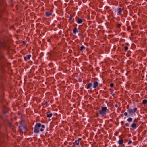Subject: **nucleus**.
Segmentation results:
<instances>
[{
  "instance_id": "052dcab7",
  "label": "nucleus",
  "mask_w": 147,
  "mask_h": 147,
  "mask_svg": "<svg viewBox=\"0 0 147 147\" xmlns=\"http://www.w3.org/2000/svg\"><path fill=\"white\" fill-rule=\"evenodd\" d=\"M48 41H50V39H48Z\"/></svg>"
},
{
  "instance_id": "774afa93",
  "label": "nucleus",
  "mask_w": 147,
  "mask_h": 147,
  "mask_svg": "<svg viewBox=\"0 0 147 147\" xmlns=\"http://www.w3.org/2000/svg\"><path fill=\"white\" fill-rule=\"evenodd\" d=\"M146 77H147V75L146 76Z\"/></svg>"
},
{
  "instance_id": "2f4dec72",
  "label": "nucleus",
  "mask_w": 147,
  "mask_h": 147,
  "mask_svg": "<svg viewBox=\"0 0 147 147\" xmlns=\"http://www.w3.org/2000/svg\"><path fill=\"white\" fill-rule=\"evenodd\" d=\"M134 123L138 122V120L137 119L135 118L133 121Z\"/></svg>"
},
{
  "instance_id": "4be33fe9",
  "label": "nucleus",
  "mask_w": 147,
  "mask_h": 147,
  "mask_svg": "<svg viewBox=\"0 0 147 147\" xmlns=\"http://www.w3.org/2000/svg\"><path fill=\"white\" fill-rule=\"evenodd\" d=\"M41 127L42 128L40 129V131H41L42 132L44 131L43 128H45V126L44 125H42L41 124Z\"/></svg>"
},
{
  "instance_id": "aec40b11",
  "label": "nucleus",
  "mask_w": 147,
  "mask_h": 147,
  "mask_svg": "<svg viewBox=\"0 0 147 147\" xmlns=\"http://www.w3.org/2000/svg\"><path fill=\"white\" fill-rule=\"evenodd\" d=\"M85 47L83 46L82 45L81 46L80 49V50L81 51H82L83 50H85Z\"/></svg>"
},
{
  "instance_id": "0eeeda50",
  "label": "nucleus",
  "mask_w": 147,
  "mask_h": 147,
  "mask_svg": "<svg viewBox=\"0 0 147 147\" xmlns=\"http://www.w3.org/2000/svg\"><path fill=\"white\" fill-rule=\"evenodd\" d=\"M0 46L3 47H9V42H7L6 41H4L3 43L0 42Z\"/></svg>"
},
{
  "instance_id": "a878e982",
  "label": "nucleus",
  "mask_w": 147,
  "mask_h": 147,
  "mask_svg": "<svg viewBox=\"0 0 147 147\" xmlns=\"http://www.w3.org/2000/svg\"><path fill=\"white\" fill-rule=\"evenodd\" d=\"M127 121L129 122H131L132 121V119L131 117H129L127 119Z\"/></svg>"
},
{
  "instance_id": "3c124183",
  "label": "nucleus",
  "mask_w": 147,
  "mask_h": 147,
  "mask_svg": "<svg viewBox=\"0 0 147 147\" xmlns=\"http://www.w3.org/2000/svg\"><path fill=\"white\" fill-rule=\"evenodd\" d=\"M14 119H15V120H16V116L15 117H14Z\"/></svg>"
},
{
  "instance_id": "bb28decb",
  "label": "nucleus",
  "mask_w": 147,
  "mask_h": 147,
  "mask_svg": "<svg viewBox=\"0 0 147 147\" xmlns=\"http://www.w3.org/2000/svg\"><path fill=\"white\" fill-rule=\"evenodd\" d=\"M26 57H27V59L29 60L31 57V55H26Z\"/></svg>"
},
{
  "instance_id": "ea45409f",
  "label": "nucleus",
  "mask_w": 147,
  "mask_h": 147,
  "mask_svg": "<svg viewBox=\"0 0 147 147\" xmlns=\"http://www.w3.org/2000/svg\"><path fill=\"white\" fill-rule=\"evenodd\" d=\"M132 141H131V140H130V141L129 142H128V144H130L131 143H132Z\"/></svg>"
},
{
  "instance_id": "4d7b16f0",
  "label": "nucleus",
  "mask_w": 147,
  "mask_h": 147,
  "mask_svg": "<svg viewBox=\"0 0 147 147\" xmlns=\"http://www.w3.org/2000/svg\"><path fill=\"white\" fill-rule=\"evenodd\" d=\"M107 93V92H106H106H105V93Z\"/></svg>"
},
{
  "instance_id": "393cba45",
  "label": "nucleus",
  "mask_w": 147,
  "mask_h": 147,
  "mask_svg": "<svg viewBox=\"0 0 147 147\" xmlns=\"http://www.w3.org/2000/svg\"><path fill=\"white\" fill-rule=\"evenodd\" d=\"M109 90L110 92H111V94L112 95V96H114V94L113 93V89H110Z\"/></svg>"
},
{
  "instance_id": "6e6d98bb",
  "label": "nucleus",
  "mask_w": 147,
  "mask_h": 147,
  "mask_svg": "<svg viewBox=\"0 0 147 147\" xmlns=\"http://www.w3.org/2000/svg\"><path fill=\"white\" fill-rule=\"evenodd\" d=\"M48 54H49V55L50 53H49V52H48Z\"/></svg>"
},
{
  "instance_id": "2eb2a0df",
  "label": "nucleus",
  "mask_w": 147,
  "mask_h": 147,
  "mask_svg": "<svg viewBox=\"0 0 147 147\" xmlns=\"http://www.w3.org/2000/svg\"><path fill=\"white\" fill-rule=\"evenodd\" d=\"M78 32V31L77 28L76 27H75L73 30V33L74 34H76Z\"/></svg>"
},
{
  "instance_id": "dca6fc26",
  "label": "nucleus",
  "mask_w": 147,
  "mask_h": 147,
  "mask_svg": "<svg viewBox=\"0 0 147 147\" xmlns=\"http://www.w3.org/2000/svg\"><path fill=\"white\" fill-rule=\"evenodd\" d=\"M74 146L78 145L79 144V141L78 140H76L73 143Z\"/></svg>"
},
{
  "instance_id": "e433bc0d",
  "label": "nucleus",
  "mask_w": 147,
  "mask_h": 147,
  "mask_svg": "<svg viewBox=\"0 0 147 147\" xmlns=\"http://www.w3.org/2000/svg\"><path fill=\"white\" fill-rule=\"evenodd\" d=\"M129 105H127V110H129V109H130V108H129Z\"/></svg>"
},
{
  "instance_id": "58836bf2",
  "label": "nucleus",
  "mask_w": 147,
  "mask_h": 147,
  "mask_svg": "<svg viewBox=\"0 0 147 147\" xmlns=\"http://www.w3.org/2000/svg\"><path fill=\"white\" fill-rule=\"evenodd\" d=\"M125 125L127 127H128L129 125V124L128 123H127L126 124H125Z\"/></svg>"
},
{
  "instance_id": "c85d7f7f",
  "label": "nucleus",
  "mask_w": 147,
  "mask_h": 147,
  "mask_svg": "<svg viewBox=\"0 0 147 147\" xmlns=\"http://www.w3.org/2000/svg\"><path fill=\"white\" fill-rule=\"evenodd\" d=\"M110 86L111 87V88L113 87L114 86V84L113 83H112L110 84Z\"/></svg>"
},
{
  "instance_id": "72a5a7b5",
  "label": "nucleus",
  "mask_w": 147,
  "mask_h": 147,
  "mask_svg": "<svg viewBox=\"0 0 147 147\" xmlns=\"http://www.w3.org/2000/svg\"><path fill=\"white\" fill-rule=\"evenodd\" d=\"M123 115L125 116H127L128 115V113L127 112H125L124 113Z\"/></svg>"
},
{
  "instance_id": "7c9ffc66",
  "label": "nucleus",
  "mask_w": 147,
  "mask_h": 147,
  "mask_svg": "<svg viewBox=\"0 0 147 147\" xmlns=\"http://www.w3.org/2000/svg\"><path fill=\"white\" fill-rule=\"evenodd\" d=\"M131 26H127V31H129L130 30H131Z\"/></svg>"
},
{
  "instance_id": "ddd939ff",
  "label": "nucleus",
  "mask_w": 147,
  "mask_h": 147,
  "mask_svg": "<svg viewBox=\"0 0 147 147\" xmlns=\"http://www.w3.org/2000/svg\"><path fill=\"white\" fill-rule=\"evenodd\" d=\"M137 126V124L136 123H132L131 125V128L134 129L136 128Z\"/></svg>"
},
{
  "instance_id": "5701e85b",
  "label": "nucleus",
  "mask_w": 147,
  "mask_h": 147,
  "mask_svg": "<svg viewBox=\"0 0 147 147\" xmlns=\"http://www.w3.org/2000/svg\"><path fill=\"white\" fill-rule=\"evenodd\" d=\"M121 24H118V23H117V26H116V28H120L121 26Z\"/></svg>"
},
{
  "instance_id": "412c9836",
  "label": "nucleus",
  "mask_w": 147,
  "mask_h": 147,
  "mask_svg": "<svg viewBox=\"0 0 147 147\" xmlns=\"http://www.w3.org/2000/svg\"><path fill=\"white\" fill-rule=\"evenodd\" d=\"M53 114L52 113H50L49 114H47V117L48 118H50L52 116Z\"/></svg>"
},
{
  "instance_id": "9d476101",
  "label": "nucleus",
  "mask_w": 147,
  "mask_h": 147,
  "mask_svg": "<svg viewBox=\"0 0 147 147\" xmlns=\"http://www.w3.org/2000/svg\"><path fill=\"white\" fill-rule=\"evenodd\" d=\"M24 115H22L21 116V121L20 123V125L22 126V122L24 121V120L23 119V118L24 117Z\"/></svg>"
},
{
  "instance_id": "473e14b6",
  "label": "nucleus",
  "mask_w": 147,
  "mask_h": 147,
  "mask_svg": "<svg viewBox=\"0 0 147 147\" xmlns=\"http://www.w3.org/2000/svg\"><path fill=\"white\" fill-rule=\"evenodd\" d=\"M73 17V16L72 15H70V16L69 17V20H71L72 18Z\"/></svg>"
},
{
  "instance_id": "338daca9",
  "label": "nucleus",
  "mask_w": 147,
  "mask_h": 147,
  "mask_svg": "<svg viewBox=\"0 0 147 147\" xmlns=\"http://www.w3.org/2000/svg\"><path fill=\"white\" fill-rule=\"evenodd\" d=\"M127 45H129V44H128V43H127Z\"/></svg>"
},
{
  "instance_id": "9b49d317",
  "label": "nucleus",
  "mask_w": 147,
  "mask_h": 147,
  "mask_svg": "<svg viewBox=\"0 0 147 147\" xmlns=\"http://www.w3.org/2000/svg\"><path fill=\"white\" fill-rule=\"evenodd\" d=\"M98 83L97 81H94L93 84V87L94 88H96L98 86Z\"/></svg>"
},
{
  "instance_id": "bf43d9fd",
  "label": "nucleus",
  "mask_w": 147,
  "mask_h": 147,
  "mask_svg": "<svg viewBox=\"0 0 147 147\" xmlns=\"http://www.w3.org/2000/svg\"><path fill=\"white\" fill-rule=\"evenodd\" d=\"M9 97H10V98H11V96L10 95Z\"/></svg>"
},
{
  "instance_id": "f8f14e48",
  "label": "nucleus",
  "mask_w": 147,
  "mask_h": 147,
  "mask_svg": "<svg viewBox=\"0 0 147 147\" xmlns=\"http://www.w3.org/2000/svg\"><path fill=\"white\" fill-rule=\"evenodd\" d=\"M22 126L19 125V129H18V131L20 132V134H22L23 133V132L22 131Z\"/></svg>"
},
{
  "instance_id": "a18cd8bd",
  "label": "nucleus",
  "mask_w": 147,
  "mask_h": 147,
  "mask_svg": "<svg viewBox=\"0 0 147 147\" xmlns=\"http://www.w3.org/2000/svg\"><path fill=\"white\" fill-rule=\"evenodd\" d=\"M121 124H123L124 123V122L123 121H121Z\"/></svg>"
},
{
  "instance_id": "b1692460",
  "label": "nucleus",
  "mask_w": 147,
  "mask_h": 147,
  "mask_svg": "<svg viewBox=\"0 0 147 147\" xmlns=\"http://www.w3.org/2000/svg\"><path fill=\"white\" fill-rule=\"evenodd\" d=\"M142 103L143 104H147V100L146 99H144L143 100Z\"/></svg>"
},
{
  "instance_id": "09e8293b",
  "label": "nucleus",
  "mask_w": 147,
  "mask_h": 147,
  "mask_svg": "<svg viewBox=\"0 0 147 147\" xmlns=\"http://www.w3.org/2000/svg\"><path fill=\"white\" fill-rule=\"evenodd\" d=\"M22 42L23 44H25V42L24 41H23Z\"/></svg>"
},
{
  "instance_id": "c9c22d12",
  "label": "nucleus",
  "mask_w": 147,
  "mask_h": 147,
  "mask_svg": "<svg viewBox=\"0 0 147 147\" xmlns=\"http://www.w3.org/2000/svg\"><path fill=\"white\" fill-rule=\"evenodd\" d=\"M4 21H5V22H6L8 20V19L7 18H4Z\"/></svg>"
},
{
  "instance_id": "603ef678",
  "label": "nucleus",
  "mask_w": 147,
  "mask_h": 147,
  "mask_svg": "<svg viewBox=\"0 0 147 147\" xmlns=\"http://www.w3.org/2000/svg\"><path fill=\"white\" fill-rule=\"evenodd\" d=\"M18 61L19 62H21V60H18Z\"/></svg>"
},
{
  "instance_id": "7ed1b4c3",
  "label": "nucleus",
  "mask_w": 147,
  "mask_h": 147,
  "mask_svg": "<svg viewBox=\"0 0 147 147\" xmlns=\"http://www.w3.org/2000/svg\"><path fill=\"white\" fill-rule=\"evenodd\" d=\"M5 5H6V4H5L4 2H0V17L3 12H5L6 8Z\"/></svg>"
},
{
  "instance_id": "6e6552de",
  "label": "nucleus",
  "mask_w": 147,
  "mask_h": 147,
  "mask_svg": "<svg viewBox=\"0 0 147 147\" xmlns=\"http://www.w3.org/2000/svg\"><path fill=\"white\" fill-rule=\"evenodd\" d=\"M92 83H89L87 84L85 86L87 89H91V88L92 86Z\"/></svg>"
},
{
  "instance_id": "69168bd1",
  "label": "nucleus",
  "mask_w": 147,
  "mask_h": 147,
  "mask_svg": "<svg viewBox=\"0 0 147 147\" xmlns=\"http://www.w3.org/2000/svg\"><path fill=\"white\" fill-rule=\"evenodd\" d=\"M105 92H103V93H105Z\"/></svg>"
},
{
  "instance_id": "f257e3e1",
  "label": "nucleus",
  "mask_w": 147,
  "mask_h": 147,
  "mask_svg": "<svg viewBox=\"0 0 147 147\" xmlns=\"http://www.w3.org/2000/svg\"><path fill=\"white\" fill-rule=\"evenodd\" d=\"M0 102L3 103V113L2 115H0V118L3 121L5 124L8 125L9 124V109L8 106L5 105H8V103L6 102L3 96H2L0 97Z\"/></svg>"
},
{
  "instance_id": "8fccbe9b",
  "label": "nucleus",
  "mask_w": 147,
  "mask_h": 147,
  "mask_svg": "<svg viewBox=\"0 0 147 147\" xmlns=\"http://www.w3.org/2000/svg\"><path fill=\"white\" fill-rule=\"evenodd\" d=\"M142 78H144V76H142Z\"/></svg>"
},
{
  "instance_id": "423d86ee",
  "label": "nucleus",
  "mask_w": 147,
  "mask_h": 147,
  "mask_svg": "<svg viewBox=\"0 0 147 147\" xmlns=\"http://www.w3.org/2000/svg\"><path fill=\"white\" fill-rule=\"evenodd\" d=\"M137 109V108H134V109H130L129 110H127V111L130 115H132L135 114V112Z\"/></svg>"
},
{
  "instance_id": "a211bd4d",
  "label": "nucleus",
  "mask_w": 147,
  "mask_h": 147,
  "mask_svg": "<svg viewBox=\"0 0 147 147\" xmlns=\"http://www.w3.org/2000/svg\"><path fill=\"white\" fill-rule=\"evenodd\" d=\"M52 15V13L49 12H47L46 13V15L47 17H49Z\"/></svg>"
},
{
  "instance_id": "20e7f679",
  "label": "nucleus",
  "mask_w": 147,
  "mask_h": 147,
  "mask_svg": "<svg viewBox=\"0 0 147 147\" xmlns=\"http://www.w3.org/2000/svg\"><path fill=\"white\" fill-rule=\"evenodd\" d=\"M41 127V123H37L35 125L34 132L36 134L39 132L40 128Z\"/></svg>"
},
{
  "instance_id": "e2e57ef3",
  "label": "nucleus",
  "mask_w": 147,
  "mask_h": 147,
  "mask_svg": "<svg viewBox=\"0 0 147 147\" xmlns=\"http://www.w3.org/2000/svg\"><path fill=\"white\" fill-rule=\"evenodd\" d=\"M9 41H10V42H11V40L10 39Z\"/></svg>"
},
{
  "instance_id": "49530a36",
  "label": "nucleus",
  "mask_w": 147,
  "mask_h": 147,
  "mask_svg": "<svg viewBox=\"0 0 147 147\" xmlns=\"http://www.w3.org/2000/svg\"><path fill=\"white\" fill-rule=\"evenodd\" d=\"M45 104L46 105H47L48 104H47V102H46L45 103Z\"/></svg>"
},
{
  "instance_id": "4c0bfd02",
  "label": "nucleus",
  "mask_w": 147,
  "mask_h": 147,
  "mask_svg": "<svg viewBox=\"0 0 147 147\" xmlns=\"http://www.w3.org/2000/svg\"><path fill=\"white\" fill-rule=\"evenodd\" d=\"M27 57L25 56L24 57V60L25 61H27Z\"/></svg>"
},
{
  "instance_id": "5fc2aeb1",
  "label": "nucleus",
  "mask_w": 147,
  "mask_h": 147,
  "mask_svg": "<svg viewBox=\"0 0 147 147\" xmlns=\"http://www.w3.org/2000/svg\"><path fill=\"white\" fill-rule=\"evenodd\" d=\"M124 112V111L123 110H122V112Z\"/></svg>"
},
{
  "instance_id": "f03ea898",
  "label": "nucleus",
  "mask_w": 147,
  "mask_h": 147,
  "mask_svg": "<svg viewBox=\"0 0 147 147\" xmlns=\"http://www.w3.org/2000/svg\"><path fill=\"white\" fill-rule=\"evenodd\" d=\"M5 58L3 55L0 56V70L2 72H4L5 70Z\"/></svg>"
},
{
  "instance_id": "79ce46f5",
  "label": "nucleus",
  "mask_w": 147,
  "mask_h": 147,
  "mask_svg": "<svg viewBox=\"0 0 147 147\" xmlns=\"http://www.w3.org/2000/svg\"><path fill=\"white\" fill-rule=\"evenodd\" d=\"M82 38H84V37H85L86 36L85 35H83L82 34Z\"/></svg>"
},
{
  "instance_id": "39448f33",
  "label": "nucleus",
  "mask_w": 147,
  "mask_h": 147,
  "mask_svg": "<svg viewBox=\"0 0 147 147\" xmlns=\"http://www.w3.org/2000/svg\"><path fill=\"white\" fill-rule=\"evenodd\" d=\"M107 107H101V109L99 111V113L100 115H104L106 113Z\"/></svg>"
},
{
  "instance_id": "6ab92c4d",
  "label": "nucleus",
  "mask_w": 147,
  "mask_h": 147,
  "mask_svg": "<svg viewBox=\"0 0 147 147\" xmlns=\"http://www.w3.org/2000/svg\"><path fill=\"white\" fill-rule=\"evenodd\" d=\"M15 87L14 86H13L11 87H10V91L11 90V91H13V92H14V89H15Z\"/></svg>"
},
{
  "instance_id": "680f3d73",
  "label": "nucleus",
  "mask_w": 147,
  "mask_h": 147,
  "mask_svg": "<svg viewBox=\"0 0 147 147\" xmlns=\"http://www.w3.org/2000/svg\"><path fill=\"white\" fill-rule=\"evenodd\" d=\"M84 147V146H80V147Z\"/></svg>"
},
{
  "instance_id": "0e129e2a",
  "label": "nucleus",
  "mask_w": 147,
  "mask_h": 147,
  "mask_svg": "<svg viewBox=\"0 0 147 147\" xmlns=\"http://www.w3.org/2000/svg\"><path fill=\"white\" fill-rule=\"evenodd\" d=\"M106 87H105V88H104V89H106Z\"/></svg>"
},
{
  "instance_id": "c03bdc74",
  "label": "nucleus",
  "mask_w": 147,
  "mask_h": 147,
  "mask_svg": "<svg viewBox=\"0 0 147 147\" xmlns=\"http://www.w3.org/2000/svg\"><path fill=\"white\" fill-rule=\"evenodd\" d=\"M82 140V139L81 138H78V140H78V141H79L80 140Z\"/></svg>"
},
{
  "instance_id": "37998d69",
  "label": "nucleus",
  "mask_w": 147,
  "mask_h": 147,
  "mask_svg": "<svg viewBox=\"0 0 147 147\" xmlns=\"http://www.w3.org/2000/svg\"><path fill=\"white\" fill-rule=\"evenodd\" d=\"M115 107H118V105L117 104H116L115 105Z\"/></svg>"
},
{
  "instance_id": "f3484780",
  "label": "nucleus",
  "mask_w": 147,
  "mask_h": 147,
  "mask_svg": "<svg viewBox=\"0 0 147 147\" xmlns=\"http://www.w3.org/2000/svg\"><path fill=\"white\" fill-rule=\"evenodd\" d=\"M123 142V140L122 139H120L118 141V143L120 145H122Z\"/></svg>"
},
{
  "instance_id": "a19ab883",
  "label": "nucleus",
  "mask_w": 147,
  "mask_h": 147,
  "mask_svg": "<svg viewBox=\"0 0 147 147\" xmlns=\"http://www.w3.org/2000/svg\"><path fill=\"white\" fill-rule=\"evenodd\" d=\"M109 7H108V6H107L106 7H105V9H106V10H107L109 8Z\"/></svg>"
},
{
  "instance_id": "c756f323",
  "label": "nucleus",
  "mask_w": 147,
  "mask_h": 147,
  "mask_svg": "<svg viewBox=\"0 0 147 147\" xmlns=\"http://www.w3.org/2000/svg\"><path fill=\"white\" fill-rule=\"evenodd\" d=\"M128 49V48L127 46H125L124 47V49L125 51H127Z\"/></svg>"
},
{
  "instance_id": "1a4fd4ad",
  "label": "nucleus",
  "mask_w": 147,
  "mask_h": 147,
  "mask_svg": "<svg viewBox=\"0 0 147 147\" xmlns=\"http://www.w3.org/2000/svg\"><path fill=\"white\" fill-rule=\"evenodd\" d=\"M121 9V8L119 7L117 9V15H121V13L122 12V9Z\"/></svg>"
},
{
  "instance_id": "13d9d810",
  "label": "nucleus",
  "mask_w": 147,
  "mask_h": 147,
  "mask_svg": "<svg viewBox=\"0 0 147 147\" xmlns=\"http://www.w3.org/2000/svg\"><path fill=\"white\" fill-rule=\"evenodd\" d=\"M123 128H125V126H123Z\"/></svg>"
},
{
  "instance_id": "de8ad7c7",
  "label": "nucleus",
  "mask_w": 147,
  "mask_h": 147,
  "mask_svg": "<svg viewBox=\"0 0 147 147\" xmlns=\"http://www.w3.org/2000/svg\"><path fill=\"white\" fill-rule=\"evenodd\" d=\"M9 124H10V127L11 126V122H10Z\"/></svg>"
},
{
  "instance_id": "4468645a",
  "label": "nucleus",
  "mask_w": 147,
  "mask_h": 147,
  "mask_svg": "<svg viewBox=\"0 0 147 147\" xmlns=\"http://www.w3.org/2000/svg\"><path fill=\"white\" fill-rule=\"evenodd\" d=\"M77 19H78V20L77 21V22L78 23L81 24L82 23V20L81 18L78 17Z\"/></svg>"
},
{
  "instance_id": "864d4df0",
  "label": "nucleus",
  "mask_w": 147,
  "mask_h": 147,
  "mask_svg": "<svg viewBox=\"0 0 147 147\" xmlns=\"http://www.w3.org/2000/svg\"><path fill=\"white\" fill-rule=\"evenodd\" d=\"M136 27V26H133V28H135Z\"/></svg>"
},
{
  "instance_id": "cd10ccee",
  "label": "nucleus",
  "mask_w": 147,
  "mask_h": 147,
  "mask_svg": "<svg viewBox=\"0 0 147 147\" xmlns=\"http://www.w3.org/2000/svg\"><path fill=\"white\" fill-rule=\"evenodd\" d=\"M10 29H11L13 30H15V29L14 27L13 26H12L10 27Z\"/></svg>"
},
{
  "instance_id": "f704fd0d",
  "label": "nucleus",
  "mask_w": 147,
  "mask_h": 147,
  "mask_svg": "<svg viewBox=\"0 0 147 147\" xmlns=\"http://www.w3.org/2000/svg\"><path fill=\"white\" fill-rule=\"evenodd\" d=\"M22 127H23V128L24 129H27V127L25 126H24L23 125H22Z\"/></svg>"
}]
</instances>
